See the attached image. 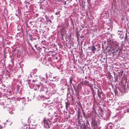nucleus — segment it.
Masks as SVG:
<instances>
[{"instance_id": "obj_3", "label": "nucleus", "mask_w": 129, "mask_h": 129, "mask_svg": "<svg viewBox=\"0 0 129 129\" xmlns=\"http://www.w3.org/2000/svg\"><path fill=\"white\" fill-rule=\"evenodd\" d=\"M123 70L120 71L119 72H118V73H119V76H122L123 73Z\"/></svg>"}, {"instance_id": "obj_10", "label": "nucleus", "mask_w": 129, "mask_h": 129, "mask_svg": "<svg viewBox=\"0 0 129 129\" xmlns=\"http://www.w3.org/2000/svg\"><path fill=\"white\" fill-rule=\"evenodd\" d=\"M115 52H114V51H113V52H112V54H114V53H115Z\"/></svg>"}, {"instance_id": "obj_7", "label": "nucleus", "mask_w": 129, "mask_h": 129, "mask_svg": "<svg viewBox=\"0 0 129 129\" xmlns=\"http://www.w3.org/2000/svg\"><path fill=\"white\" fill-rule=\"evenodd\" d=\"M122 31L121 30H118L117 32V34L118 35H121V33L122 32Z\"/></svg>"}, {"instance_id": "obj_2", "label": "nucleus", "mask_w": 129, "mask_h": 129, "mask_svg": "<svg viewBox=\"0 0 129 129\" xmlns=\"http://www.w3.org/2000/svg\"><path fill=\"white\" fill-rule=\"evenodd\" d=\"M92 52L94 54L95 53V51L96 50V48L94 46L90 47Z\"/></svg>"}, {"instance_id": "obj_4", "label": "nucleus", "mask_w": 129, "mask_h": 129, "mask_svg": "<svg viewBox=\"0 0 129 129\" xmlns=\"http://www.w3.org/2000/svg\"><path fill=\"white\" fill-rule=\"evenodd\" d=\"M69 104H68V103H66V109H68V106H69Z\"/></svg>"}, {"instance_id": "obj_12", "label": "nucleus", "mask_w": 129, "mask_h": 129, "mask_svg": "<svg viewBox=\"0 0 129 129\" xmlns=\"http://www.w3.org/2000/svg\"><path fill=\"white\" fill-rule=\"evenodd\" d=\"M87 77H85V79H87Z\"/></svg>"}, {"instance_id": "obj_6", "label": "nucleus", "mask_w": 129, "mask_h": 129, "mask_svg": "<svg viewBox=\"0 0 129 129\" xmlns=\"http://www.w3.org/2000/svg\"><path fill=\"white\" fill-rule=\"evenodd\" d=\"M98 124L96 122H95L93 123V125L94 126H96Z\"/></svg>"}, {"instance_id": "obj_5", "label": "nucleus", "mask_w": 129, "mask_h": 129, "mask_svg": "<svg viewBox=\"0 0 129 129\" xmlns=\"http://www.w3.org/2000/svg\"><path fill=\"white\" fill-rule=\"evenodd\" d=\"M83 82L84 83H85L86 85H88V81L87 80H85L84 81H83Z\"/></svg>"}, {"instance_id": "obj_13", "label": "nucleus", "mask_w": 129, "mask_h": 129, "mask_svg": "<svg viewBox=\"0 0 129 129\" xmlns=\"http://www.w3.org/2000/svg\"><path fill=\"white\" fill-rule=\"evenodd\" d=\"M66 2H65V3L64 4V5H66Z\"/></svg>"}, {"instance_id": "obj_14", "label": "nucleus", "mask_w": 129, "mask_h": 129, "mask_svg": "<svg viewBox=\"0 0 129 129\" xmlns=\"http://www.w3.org/2000/svg\"><path fill=\"white\" fill-rule=\"evenodd\" d=\"M49 21H50V22H51L52 21L50 20H49Z\"/></svg>"}, {"instance_id": "obj_9", "label": "nucleus", "mask_w": 129, "mask_h": 129, "mask_svg": "<svg viewBox=\"0 0 129 129\" xmlns=\"http://www.w3.org/2000/svg\"><path fill=\"white\" fill-rule=\"evenodd\" d=\"M80 38H82V39L83 38H84V37L83 35L81 36H80Z\"/></svg>"}, {"instance_id": "obj_15", "label": "nucleus", "mask_w": 129, "mask_h": 129, "mask_svg": "<svg viewBox=\"0 0 129 129\" xmlns=\"http://www.w3.org/2000/svg\"><path fill=\"white\" fill-rule=\"evenodd\" d=\"M101 94H102L103 93L101 92Z\"/></svg>"}, {"instance_id": "obj_1", "label": "nucleus", "mask_w": 129, "mask_h": 129, "mask_svg": "<svg viewBox=\"0 0 129 129\" xmlns=\"http://www.w3.org/2000/svg\"><path fill=\"white\" fill-rule=\"evenodd\" d=\"M48 121L49 122H50V121L48 119H47L45 118H44V119L43 122L44 124H46L47 127V128H49L50 126Z\"/></svg>"}, {"instance_id": "obj_11", "label": "nucleus", "mask_w": 129, "mask_h": 129, "mask_svg": "<svg viewBox=\"0 0 129 129\" xmlns=\"http://www.w3.org/2000/svg\"><path fill=\"white\" fill-rule=\"evenodd\" d=\"M35 47H36V48H37V45H35Z\"/></svg>"}, {"instance_id": "obj_8", "label": "nucleus", "mask_w": 129, "mask_h": 129, "mask_svg": "<svg viewBox=\"0 0 129 129\" xmlns=\"http://www.w3.org/2000/svg\"><path fill=\"white\" fill-rule=\"evenodd\" d=\"M60 13V12H56L55 13V14L56 15H57L58 14H59Z\"/></svg>"}]
</instances>
